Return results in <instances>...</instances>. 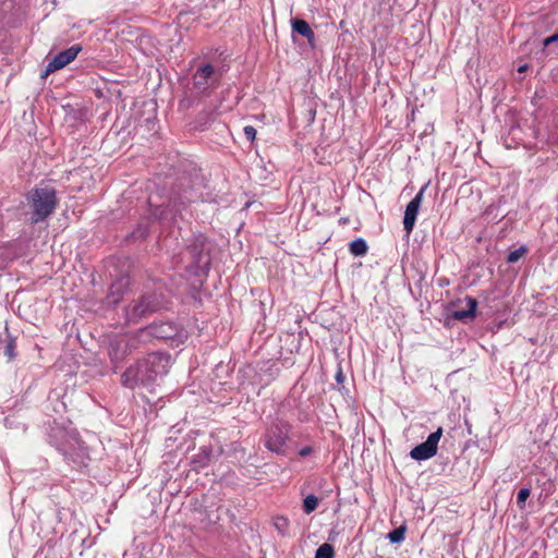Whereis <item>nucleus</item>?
<instances>
[{
    "mask_svg": "<svg viewBox=\"0 0 558 558\" xmlns=\"http://www.w3.org/2000/svg\"><path fill=\"white\" fill-rule=\"evenodd\" d=\"M170 366V356L162 353H150L129 367L123 376V384L134 387L137 384L147 385L162 377Z\"/></svg>",
    "mask_w": 558,
    "mask_h": 558,
    "instance_id": "nucleus-1",
    "label": "nucleus"
},
{
    "mask_svg": "<svg viewBox=\"0 0 558 558\" xmlns=\"http://www.w3.org/2000/svg\"><path fill=\"white\" fill-rule=\"evenodd\" d=\"M27 199L33 209V222H38L47 218L57 205L56 192L51 187L35 189L29 192Z\"/></svg>",
    "mask_w": 558,
    "mask_h": 558,
    "instance_id": "nucleus-2",
    "label": "nucleus"
},
{
    "mask_svg": "<svg viewBox=\"0 0 558 558\" xmlns=\"http://www.w3.org/2000/svg\"><path fill=\"white\" fill-rule=\"evenodd\" d=\"M289 428L286 424H276L268 428L265 446L272 452L283 454L287 447Z\"/></svg>",
    "mask_w": 558,
    "mask_h": 558,
    "instance_id": "nucleus-3",
    "label": "nucleus"
},
{
    "mask_svg": "<svg viewBox=\"0 0 558 558\" xmlns=\"http://www.w3.org/2000/svg\"><path fill=\"white\" fill-rule=\"evenodd\" d=\"M441 435L442 428L439 427L436 432L432 433L427 437L426 441L414 447L410 452V457L417 461L427 460L434 457L437 452V446Z\"/></svg>",
    "mask_w": 558,
    "mask_h": 558,
    "instance_id": "nucleus-4",
    "label": "nucleus"
},
{
    "mask_svg": "<svg viewBox=\"0 0 558 558\" xmlns=\"http://www.w3.org/2000/svg\"><path fill=\"white\" fill-rule=\"evenodd\" d=\"M81 50V46L73 45L64 51L56 54L54 58L47 64L44 76H47L50 73L58 71L71 63L77 57Z\"/></svg>",
    "mask_w": 558,
    "mask_h": 558,
    "instance_id": "nucleus-5",
    "label": "nucleus"
},
{
    "mask_svg": "<svg viewBox=\"0 0 558 558\" xmlns=\"http://www.w3.org/2000/svg\"><path fill=\"white\" fill-rule=\"evenodd\" d=\"M423 198V190L420 191L415 197L407 205L403 218L404 230L410 233L415 225L418 209Z\"/></svg>",
    "mask_w": 558,
    "mask_h": 558,
    "instance_id": "nucleus-6",
    "label": "nucleus"
},
{
    "mask_svg": "<svg viewBox=\"0 0 558 558\" xmlns=\"http://www.w3.org/2000/svg\"><path fill=\"white\" fill-rule=\"evenodd\" d=\"M215 71L210 64H204L194 74V85L201 90L205 92L214 81Z\"/></svg>",
    "mask_w": 558,
    "mask_h": 558,
    "instance_id": "nucleus-7",
    "label": "nucleus"
},
{
    "mask_svg": "<svg viewBox=\"0 0 558 558\" xmlns=\"http://www.w3.org/2000/svg\"><path fill=\"white\" fill-rule=\"evenodd\" d=\"M149 311H151L150 303L146 299H142L126 308V317L129 320H136Z\"/></svg>",
    "mask_w": 558,
    "mask_h": 558,
    "instance_id": "nucleus-8",
    "label": "nucleus"
},
{
    "mask_svg": "<svg viewBox=\"0 0 558 558\" xmlns=\"http://www.w3.org/2000/svg\"><path fill=\"white\" fill-rule=\"evenodd\" d=\"M464 302L466 304V308L457 310V311H453V313H452V317L457 320L473 318L475 315V311H476V306H477L476 300L471 296H466L464 299Z\"/></svg>",
    "mask_w": 558,
    "mask_h": 558,
    "instance_id": "nucleus-9",
    "label": "nucleus"
},
{
    "mask_svg": "<svg viewBox=\"0 0 558 558\" xmlns=\"http://www.w3.org/2000/svg\"><path fill=\"white\" fill-rule=\"evenodd\" d=\"M292 28L294 32L304 36L310 43H312L315 38V34L310 27L308 23L303 20H293Z\"/></svg>",
    "mask_w": 558,
    "mask_h": 558,
    "instance_id": "nucleus-10",
    "label": "nucleus"
},
{
    "mask_svg": "<svg viewBox=\"0 0 558 558\" xmlns=\"http://www.w3.org/2000/svg\"><path fill=\"white\" fill-rule=\"evenodd\" d=\"M350 252L354 256H362L367 252V244L363 239H356L350 243Z\"/></svg>",
    "mask_w": 558,
    "mask_h": 558,
    "instance_id": "nucleus-11",
    "label": "nucleus"
},
{
    "mask_svg": "<svg viewBox=\"0 0 558 558\" xmlns=\"http://www.w3.org/2000/svg\"><path fill=\"white\" fill-rule=\"evenodd\" d=\"M333 547L330 544L325 543L317 548L315 558H333Z\"/></svg>",
    "mask_w": 558,
    "mask_h": 558,
    "instance_id": "nucleus-12",
    "label": "nucleus"
},
{
    "mask_svg": "<svg viewBox=\"0 0 558 558\" xmlns=\"http://www.w3.org/2000/svg\"><path fill=\"white\" fill-rule=\"evenodd\" d=\"M318 505V499L314 495H308L303 501L304 511L308 514L313 512Z\"/></svg>",
    "mask_w": 558,
    "mask_h": 558,
    "instance_id": "nucleus-13",
    "label": "nucleus"
},
{
    "mask_svg": "<svg viewBox=\"0 0 558 558\" xmlns=\"http://www.w3.org/2000/svg\"><path fill=\"white\" fill-rule=\"evenodd\" d=\"M404 534H405V527L400 526L398 529L392 530L388 534V538L391 543H400L404 539Z\"/></svg>",
    "mask_w": 558,
    "mask_h": 558,
    "instance_id": "nucleus-14",
    "label": "nucleus"
},
{
    "mask_svg": "<svg viewBox=\"0 0 558 558\" xmlns=\"http://www.w3.org/2000/svg\"><path fill=\"white\" fill-rule=\"evenodd\" d=\"M167 327H168L167 325H161L159 327L153 326L147 331L150 335L158 337V338H168V337H171V335L169 332H167V330H166Z\"/></svg>",
    "mask_w": 558,
    "mask_h": 558,
    "instance_id": "nucleus-15",
    "label": "nucleus"
},
{
    "mask_svg": "<svg viewBox=\"0 0 558 558\" xmlns=\"http://www.w3.org/2000/svg\"><path fill=\"white\" fill-rule=\"evenodd\" d=\"M288 525H289V522H288V520L286 518L278 517V518L275 519V527L277 529V531L280 534H282V535L287 534Z\"/></svg>",
    "mask_w": 558,
    "mask_h": 558,
    "instance_id": "nucleus-16",
    "label": "nucleus"
},
{
    "mask_svg": "<svg viewBox=\"0 0 558 558\" xmlns=\"http://www.w3.org/2000/svg\"><path fill=\"white\" fill-rule=\"evenodd\" d=\"M530 489L529 488H521L517 496V505L519 508H523L525 505L526 499L530 497Z\"/></svg>",
    "mask_w": 558,
    "mask_h": 558,
    "instance_id": "nucleus-17",
    "label": "nucleus"
},
{
    "mask_svg": "<svg viewBox=\"0 0 558 558\" xmlns=\"http://www.w3.org/2000/svg\"><path fill=\"white\" fill-rule=\"evenodd\" d=\"M526 253V248L524 246L514 250L508 255L507 260L509 263H517L524 254Z\"/></svg>",
    "mask_w": 558,
    "mask_h": 558,
    "instance_id": "nucleus-18",
    "label": "nucleus"
},
{
    "mask_svg": "<svg viewBox=\"0 0 558 558\" xmlns=\"http://www.w3.org/2000/svg\"><path fill=\"white\" fill-rule=\"evenodd\" d=\"M244 134H245L247 140L254 141L255 137H256V130L252 125H246L244 128Z\"/></svg>",
    "mask_w": 558,
    "mask_h": 558,
    "instance_id": "nucleus-19",
    "label": "nucleus"
},
{
    "mask_svg": "<svg viewBox=\"0 0 558 558\" xmlns=\"http://www.w3.org/2000/svg\"><path fill=\"white\" fill-rule=\"evenodd\" d=\"M311 452H312V448L311 447H305V448L300 450V456L305 457V456H308Z\"/></svg>",
    "mask_w": 558,
    "mask_h": 558,
    "instance_id": "nucleus-20",
    "label": "nucleus"
},
{
    "mask_svg": "<svg viewBox=\"0 0 558 558\" xmlns=\"http://www.w3.org/2000/svg\"><path fill=\"white\" fill-rule=\"evenodd\" d=\"M553 43H555V39H554V36H553V35H551V36H549V37H547V38H545V39H544V41H543V44H544V46H545V47H546V46H548V45H550V44H553Z\"/></svg>",
    "mask_w": 558,
    "mask_h": 558,
    "instance_id": "nucleus-21",
    "label": "nucleus"
},
{
    "mask_svg": "<svg viewBox=\"0 0 558 558\" xmlns=\"http://www.w3.org/2000/svg\"><path fill=\"white\" fill-rule=\"evenodd\" d=\"M526 69H527V65H526V64H523V65H521V66H519V68H518V72L523 73V72H525V71H526Z\"/></svg>",
    "mask_w": 558,
    "mask_h": 558,
    "instance_id": "nucleus-22",
    "label": "nucleus"
},
{
    "mask_svg": "<svg viewBox=\"0 0 558 558\" xmlns=\"http://www.w3.org/2000/svg\"><path fill=\"white\" fill-rule=\"evenodd\" d=\"M553 36H554L555 41H558V34H554Z\"/></svg>",
    "mask_w": 558,
    "mask_h": 558,
    "instance_id": "nucleus-23",
    "label": "nucleus"
},
{
    "mask_svg": "<svg viewBox=\"0 0 558 558\" xmlns=\"http://www.w3.org/2000/svg\"><path fill=\"white\" fill-rule=\"evenodd\" d=\"M7 351H8V353H9L10 355H12V351H11V349H9V348H8V350H7Z\"/></svg>",
    "mask_w": 558,
    "mask_h": 558,
    "instance_id": "nucleus-24",
    "label": "nucleus"
}]
</instances>
